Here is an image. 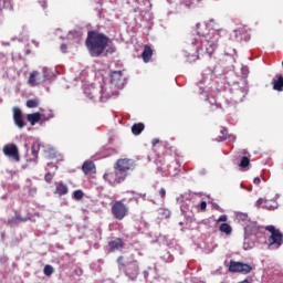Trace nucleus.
Wrapping results in <instances>:
<instances>
[{
  "mask_svg": "<svg viewBox=\"0 0 283 283\" xmlns=\"http://www.w3.org/2000/svg\"><path fill=\"white\" fill-rule=\"evenodd\" d=\"M51 118H54V113L52 111H49V114H41V113H32L27 116V120L31 125H35L39 123V120H50Z\"/></svg>",
  "mask_w": 283,
  "mask_h": 283,
  "instance_id": "10",
  "label": "nucleus"
},
{
  "mask_svg": "<svg viewBox=\"0 0 283 283\" xmlns=\"http://www.w3.org/2000/svg\"><path fill=\"white\" fill-rule=\"evenodd\" d=\"M147 275H149V272L144 271V276L147 277Z\"/></svg>",
  "mask_w": 283,
  "mask_h": 283,
  "instance_id": "39",
  "label": "nucleus"
},
{
  "mask_svg": "<svg viewBox=\"0 0 283 283\" xmlns=\"http://www.w3.org/2000/svg\"><path fill=\"white\" fill-rule=\"evenodd\" d=\"M200 40L198 38L190 36L188 40V44L184 50V56L188 63H193V61H198L200 59Z\"/></svg>",
  "mask_w": 283,
  "mask_h": 283,
  "instance_id": "3",
  "label": "nucleus"
},
{
  "mask_svg": "<svg viewBox=\"0 0 283 283\" xmlns=\"http://www.w3.org/2000/svg\"><path fill=\"white\" fill-rule=\"evenodd\" d=\"M158 214L160 216L161 220H167V218L171 217V211L167 208H159Z\"/></svg>",
  "mask_w": 283,
  "mask_h": 283,
  "instance_id": "23",
  "label": "nucleus"
},
{
  "mask_svg": "<svg viewBox=\"0 0 283 283\" xmlns=\"http://www.w3.org/2000/svg\"><path fill=\"white\" fill-rule=\"evenodd\" d=\"M60 48L64 54L67 52V44H62Z\"/></svg>",
  "mask_w": 283,
  "mask_h": 283,
  "instance_id": "36",
  "label": "nucleus"
},
{
  "mask_svg": "<svg viewBox=\"0 0 283 283\" xmlns=\"http://www.w3.org/2000/svg\"><path fill=\"white\" fill-rule=\"evenodd\" d=\"M227 220H229V218L227 217V214H221V216L217 219V223H218V222H227Z\"/></svg>",
  "mask_w": 283,
  "mask_h": 283,
  "instance_id": "31",
  "label": "nucleus"
},
{
  "mask_svg": "<svg viewBox=\"0 0 283 283\" xmlns=\"http://www.w3.org/2000/svg\"><path fill=\"white\" fill-rule=\"evenodd\" d=\"M29 192H30V193H36V188H31V189H29Z\"/></svg>",
  "mask_w": 283,
  "mask_h": 283,
  "instance_id": "38",
  "label": "nucleus"
},
{
  "mask_svg": "<svg viewBox=\"0 0 283 283\" xmlns=\"http://www.w3.org/2000/svg\"><path fill=\"white\" fill-rule=\"evenodd\" d=\"M158 143H160V139L154 138V139L151 140L153 147H156V146L158 145Z\"/></svg>",
  "mask_w": 283,
  "mask_h": 283,
  "instance_id": "35",
  "label": "nucleus"
},
{
  "mask_svg": "<svg viewBox=\"0 0 283 283\" xmlns=\"http://www.w3.org/2000/svg\"><path fill=\"white\" fill-rule=\"evenodd\" d=\"M45 72H46L45 69H43V73H44L43 78H41V73H39L38 71L31 72L29 77L30 85L34 86V85H39V83H43L48 81V75L45 74Z\"/></svg>",
  "mask_w": 283,
  "mask_h": 283,
  "instance_id": "11",
  "label": "nucleus"
},
{
  "mask_svg": "<svg viewBox=\"0 0 283 283\" xmlns=\"http://www.w3.org/2000/svg\"><path fill=\"white\" fill-rule=\"evenodd\" d=\"M25 54H30V50H27V51H25Z\"/></svg>",
  "mask_w": 283,
  "mask_h": 283,
  "instance_id": "40",
  "label": "nucleus"
},
{
  "mask_svg": "<svg viewBox=\"0 0 283 283\" xmlns=\"http://www.w3.org/2000/svg\"><path fill=\"white\" fill-rule=\"evenodd\" d=\"M117 264L119 271H124L125 275L129 277V280H136V277H138V273L140 271V268L138 266V261H132L126 264L125 256L120 255L117 258Z\"/></svg>",
  "mask_w": 283,
  "mask_h": 283,
  "instance_id": "4",
  "label": "nucleus"
},
{
  "mask_svg": "<svg viewBox=\"0 0 283 283\" xmlns=\"http://www.w3.org/2000/svg\"><path fill=\"white\" fill-rule=\"evenodd\" d=\"M2 151L7 158H11V160H14V163H19L21 160L19 148L14 144L4 145Z\"/></svg>",
  "mask_w": 283,
  "mask_h": 283,
  "instance_id": "9",
  "label": "nucleus"
},
{
  "mask_svg": "<svg viewBox=\"0 0 283 283\" xmlns=\"http://www.w3.org/2000/svg\"><path fill=\"white\" fill-rule=\"evenodd\" d=\"M145 1H149V0H145Z\"/></svg>",
  "mask_w": 283,
  "mask_h": 283,
  "instance_id": "42",
  "label": "nucleus"
},
{
  "mask_svg": "<svg viewBox=\"0 0 283 283\" xmlns=\"http://www.w3.org/2000/svg\"><path fill=\"white\" fill-rule=\"evenodd\" d=\"M219 142H224L227 140V128L222 127L220 129L219 136H218Z\"/></svg>",
  "mask_w": 283,
  "mask_h": 283,
  "instance_id": "28",
  "label": "nucleus"
},
{
  "mask_svg": "<svg viewBox=\"0 0 283 283\" xmlns=\"http://www.w3.org/2000/svg\"><path fill=\"white\" fill-rule=\"evenodd\" d=\"M254 185H260L262 182V180L260 179V177H256L253 179Z\"/></svg>",
  "mask_w": 283,
  "mask_h": 283,
  "instance_id": "37",
  "label": "nucleus"
},
{
  "mask_svg": "<svg viewBox=\"0 0 283 283\" xmlns=\"http://www.w3.org/2000/svg\"><path fill=\"white\" fill-rule=\"evenodd\" d=\"M111 213L115 220H125L129 213V208L120 200L114 201Z\"/></svg>",
  "mask_w": 283,
  "mask_h": 283,
  "instance_id": "6",
  "label": "nucleus"
},
{
  "mask_svg": "<svg viewBox=\"0 0 283 283\" xmlns=\"http://www.w3.org/2000/svg\"><path fill=\"white\" fill-rule=\"evenodd\" d=\"M43 273H44V275H46V277H50V275H52L54 273V268L52 265L48 264L44 266Z\"/></svg>",
  "mask_w": 283,
  "mask_h": 283,
  "instance_id": "27",
  "label": "nucleus"
},
{
  "mask_svg": "<svg viewBox=\"0 0 283 283\" xmlns=\"http://www.w3.org/2000/svg\"><path fill=\"white\" fill-rule=\"evenodd\" d=\"M218 41H220V34L213 31L206 36V54L211 59L213 52L218 48Z\"/></svg>",
  "mask_w": 283,
  "mask_h": 283,
  "instance_id": "7",
  "label": "nucleus"
},
{
  "mask_svg": "<svg viewBox=\"0 0 283 283\" xmlns=\"http://www.w3.org/2000/svg\"><path fill=\"white\" fill-rule=\"evenodd\" d=\"M124 242L123 239L120 238H116L112 241L108 242V249H109V253H114L115 251H120V249H123L124 247Z\"/></svg>",
  "mask_w": 283,
  "mask_h": 283,
  "instance_id": "13",
  "label": "nucleus"
},
{
  "mask_svg": "<svg viewBox=\"0 0 283 283\" xmlns=\"http://www.w3.org/2000/svg\"><path fill=\"white\" fill-rule=\"evenodd\" d=\"M143 132H145V124L136 123L132 126V134H134V136H140Z\"/></svg>",
  "mask_w": 283,
  "mask_h": 283,
  "instance_id": "18",
  "label": "nucleus"
},
{
  "mask_svg": "<svg viewBox=\"0 0 283 283\" xmlns=\"http://www.w3.org/2000/svg\"><path fill=\"white\" fill-rule=\"evenodd\" d=\"M21 222H25V219L21 218V214L17 213L8 220V224H10V227H15V224H21Z\"/></svg>",
  "mask_w": 283,
  "mask_h": 283,
  "instance_id": "20",
  "label": "nucleus"
},
{
  "mask_svg": "<svg viewBox=\"0 0 283 283\" xmlns=\"http://www.w3.org/2000/svg\"><path fill=\"white\" fill-rule=\"evenodd\" d=\"M159 196H160L161 200H165V196H167V190H165V188H160Z\"/></svg>",
  "mask_w": 283,
  "mask_h": 283,
  "instance_id": "32",
  "label": "nucleus"
},
{
  "mask_svg": "<svg viewBox=\"0 0 283 283\" xmlns=\"http://www.w3.org/2000/svg\"><path fill=\"white\" fill-rule=\"evenodd\" d=\"M129 171H132V160L118 159L114 164L113 169L107 170L103 178L111 187H118V185H123V181L127 179Z\"/></svg>",
  "mask_w": 283,
  "mask_h": 283,
  "instance_id": "1",
  "label": "nucleus"
},
{
  "mask_svg": "<svg viewBox=\"0 0 283 283\" xmlns=\"http://www.w3.org/2000/svg\"><path fill=\"white\" fill-rule=\"evenodd\" d=\"M85 96L90 98L91 101H94L95 98H98V94H101V90L95 88L94 86H90L85 88L84 91Z\"/></svg>",
  "mask_w": 283,
  "mask_h": 283,
  "instance_id": "15",
  "label": "nucleus"
},
{
  "mask_svg": "<svg viewBox=\"0 0 283 283\" xmlns=\"http://www.w3.org/2000/svg\"><path fill=\"white\" fill-rule=\"evenodd\" d=\"M27 107H29L30 109H32L34 107H39V99L38 98L28 99L27 101Z\"/></svg>",
  "mask_w": 283,
  "mask_h": 283,
  "instance_id": "25",
  "label": "nucleus"
},
{
  "mask_svg": "<svg viewBox=\"0 0 283 283\" xmlns=\"http://www.w3.org/2000/svg\"><path fill=\"white\" fill-rule=\"evenodd\" d=\"M85 45L91 56L97 59L105 52V49L108 48V45H112V39L105 33L92 30L87 32Z\"/></svg>",
  "mask_w": 283,
  "mask_h": 283,
  "instance_id": "2",
  "label": "nucleus"
},
{
  "mask_svg": "<svg viewBox=\"0 0 283 283\" xmlns=\"http://www.w3.org/2000/svg\"><path fill=\"white\" fill-rule=\"evenodd\" d=\"M230 273H241L242 275H249L253 271V266L248 263H242L238 261H230L229 264Z\"/></svg>",
  "mask_w": 283,
  "mask_h": 283,
  "instance_id": "8",
  "label": "nucleus"
},
{
  "mask_svg": "<svg viewBox=\"0 0 283 283\" xmlns=\"http://www.w3.org/2000/svg\"><path fill=\"white\" fill-rule=\"evenodd\" d=\"M185 6H187V8H190V6L193 3V0H184Z\"/></svg>",
  "mask_w": 283,
  "mask_h": 283,
  "instance_id": "34",
  "label": "nucleus"
},
{
  "mask_svg": "<svg viewBox=\"0 0 283 283\" xmlns=\"http://www.w3.org/2000/svg\"><path fill=\"white\" fill-rule=\"evenodd\" d=\"M276 78L277 80L272 81L273 90H275L276 92H283V76L277 75Z\"/></svg>",
  "mask_w": 283,
  "mask_h": 283,
  "instance_id": "19",
  "label": "nucleus"
},
{
  "mask_svg": "<svg viewBox=\"0 0 283 283\" xmlns=\"http://www.w3.org/2000/svg\"><path fill=\"white\" fill-rule=\"evenodd\" d=\"M265 231H269L271 235L268 238L269 249H280L283 244V234L280 229L274 228V226L265 227Z\"/></svg>",
  "mask_w": 283,
  "mask_h": 283,
  "instance_id": "5",
  "label": "nucleus"
},
{
  "mask_svg": "<svg viewBox=\"0 0 283 283\" xmlns=\"http://www.w3.org/2000/svg\"><path fill=\"white\" fill-rule=\"evenodd\" d=\"M84 196H85V192H83V190H81V189L75 190L73 192L74 200H83Z\"/></svg>",
  "mask_w": 283,
  "mask_h": 283,
  "instance_id": "26",
  "label": "nucleus"
},
{
  "mask_svg": "<svg viewBox=\"0 0 283 283\" xmlns=\"http://www.w3.org/2000/svg\"><path fill=\"white\" fill-rule=\"evenodd\" d=\"M69 191L67 185L63 181L55 182V193H57V196H67Z\"/></svg>",
  "mask_w": 283,
  "mask_h": 283,
  "instance_id": "16",
  "label": "nucleus"
},
{
  "mask_svg": "<svg viewBox=\"0 0 283 283\" xmlns=\"http://www.w3.org/2000/svg\"><path fill=\"white\" fill-rule=\"evenodd\" d=\"M13 122H14V125L19 127V129H23V127H25L27 125L25 119H23V115L21 117L13 119Z\"/></svg>",
  "mask_w": 283,
  "mask_h": 283,
  "instance_id": "24",
  "label": "nucleus"
},
{
  "mask_svg": "<svg viewBox=\"0 0 283 283\" xmlns=\"http://www.w3.org/2000/svg\"><path fill=\"white\" fill-rule=\"evenodd\" d=\"M53 178H54V175L51 172H46L44 176V180L49 184L52 182Z\"/></svg>",
  "mask_w": 283,
  "mask_h": 283,
  "instance_id": "30",
  "label": "nucleus"
},
{
  "mask_svg": "<svg viewBox=\"0 0 283 283\" xmlns=\"http://www.w3.org/2000/svg\"><path fill=\"white\" fill-rule=\"evenodd\" d=\"M109 83L115 87H122L123 85V72L122 71H113L109 75Z\"/></svg>",
  "mask_w": 283,
  "mask_h": 283,
  "instance_id": "12",
  "label": "nucleus"
},
{
  "mask_svg": "<svg viewBox=\"0 0 283 283\" xmlns=\"http://www.w3.org/2000/svg\"><path fill=\"white\" fill-rule=\"evenodd\" d=\"M200 210H201V211H207V201H201V203H200Z\"/></svg>",
  "mask_w": 283,
  "mask_h": 283,
  "instance_id": "33",
  "label": "nucleus"
},
{
  "mask_svg": "<svg viewBox=\"0 0 283 283\" xmlns=\"http://www.w3.org/2000/svg\"><path fill=\"white\" fill-rule=\"evenodd\" d=\"M94 169H96L94 161H85L82 166V170L86 176H90V174H94Z\"/></svg>",
  "mask_w": 283,
  "mask_h": 283,
  "instance_id": "17",
  "label": "nucleus"
},
{
  "mask_svg": "<svg viewBox=\"0 0 283 283\" xmlns=\"http://www.w3.org/2000/svg\"><path fill=\"white\" fill-rule=\"evenodd\" d=\"M251 165V158H249L248 156H243L241 157V160L239 163V167L240 169H243L247 171V168Z\"/></svg>",
  "mask_w": 283,
  "mask_h": 283,
  "instance_id": "21",
  "label": "nucleus"
},
{
  "mask_svg": "<svg viewBox=\"0 0 283 283\" xmlns=\"http://www.w3.org/2000/svg\"><path fill=\"white\" fill-rule=\"evenodd\" d=\"M259 202H262V199H260Z\"/></svg>",
  "mask_w": 283,
  "mask_h": 283,
  "instance_id": "41",
  "label": "nucleus"
},
{
  "mask_svg": "<svg viewBox=\"0 0 283 283\" xmlns=\"http://www.w3.org/2000/svg\"><path fill=\"white\" fill-rule=\"evenodd\" d=\"M154 56V49L149 44H146L144 46V51L142 53V59L144 63H149L151 61V57Z\"/></svg>",
  "mask_w": 283,
  "mask_h": 283,
  "instance_id": "14",
  "label": "nucleus"
},
{
  "mask_svg": "<svg viewBox=\"0 0 283 283\" xmlns=\"http://www.w3.org/2000/svg\"><path fill=\"white\" fill-rule=\"evenodd\" d=\"M219 231L221 233H226V235H231V232L233 231V229L229 223H221L219 227Z\"/></svg>",
  "mask_w": 283,
  "mask_h": 283,
  "instance_id": "22",
  "label": "nucleus"
},
{
  "mask_svg": "<svg viewBox=\"0 0 283 283\" xmlns=\"http://www.w3.org/2000/svg\"><path fill=\"white\" fill-rule=\"evenodd\" d=\"M23 116V113L19 107L13 108V120Z\"/></svg>",
  "mask_w": 283,
  "mask_h": 283,
  "instance_id": "29",
  "label": "nucleus"
}]
</instances>
